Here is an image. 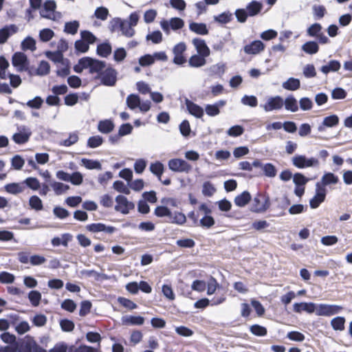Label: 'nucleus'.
I'll list each match as a JSON object with an SVG mask.
<instances>
[{"instance_id":"nucleus-1","label":"nucleus","mask_w":352,"mask_h":352,"mask_svg":"<svg viewBox=\"0 0 352 352\" xmlns=\"http://www.w3.org/2000/svg\"><path fill=\"white\" fill-rule=\"evenodd\" d=\"M270 206V200L268 195L258 192L254 197L251 205V211L256 213L265 212Z\"/></svg>"},{"instance_id":"nucleus-2","label":"nucleus","mask_w":352,"mask_h":352,"mask_svg":"<svg viewBox=\"0 0 352 352\" xmlns=\"http://www.w3.org/2000/svg\"><path fill=\"white\" fill-rule=\"evenodd\" d=\"M56 3L54 0H47L43 3L40 10V15L43 18L51 19L53 21L60 18V12H56Z\"/></svg>"},{"instance_id":"nucleus-3","label":"nucleus","mask_w":352,"mask_h":352,"mask_svg":"<svg viewBox=\"0 0 352 352\" xmlns=\"http://www.w3.org/2000/svg\"><path fill=\"white\" fill-rule=\"evenodd\" d=\"M292 164L298 168L318 167L320 162L316 157L308 158L303 155H296L292 159Z\"/></svg>"},{"instance_id":"nucleus-4","label":"nucleus","mask_w":352,"mask_h":352,"mask_svg":"<svg viewBox=\"0 0 352 352\" xmlns=\"http://www.w3.org/2000/svg\"><path fill=\"white\" fill-rule=\"evenodd\" d=\"M343 307L337 305L320 304L316 307V314L318 316H331L339 314Z\"/></svg>"},{"instance_id":"nucleus-5","label":"nucleus","mask_w":352,"mask_h":352,"mask_svg":"<svg viewBox=\"0 0 352 352\" xmlns=\"http://www.w3.org/2000/svg\"><path fill=\"white\" fill-rule=\"evenodd\" d=\"M32 135L31 129L25 125L17 126V132L13 134L12 140L17 144H23L28 142Z\"/></svg>"},{"instance_id":"nucleus-6","label":"nucleus","mask_w":352,"mask_h":352,"mask_svg":"<svg viewBox=\"0 0 352 352\" xmlns=\"http://www.w3.org/2000/svg\"><path fill=\"white\" fill-rule=\"evenodd\" d=\"M36 346L34 339L29 336L19 339L14 346L16 352H32L33 347Z\"/></svg>"},{"instance_id":"nucleus-7","label":"nucleus","mask_w":352,"mask_h":352,"mask_svg":"<svg viewBox=\"0 0 352 352\" xmlns=\"http://www.w3.org/2000/svg\"><path fill=\"white\" fill-rule=\"evenodd\" d=\"M12 64L18 72L27 71L29 61L27 56L23 52H15L12 57Z\"/></svg>"},{"instance_id":"nucleus-8","label":"nucleus","mask_w":352,"mask_h":352,"mask_svg":"<svg viewBox=\"0 0 352 352\" xmlns=\"http://www.w3.org/2000/svg\"><path fill=\"white\" fill-rule=\"evenodd\" d=\"M168 168L174 172L177 173H189L192 169V166L189 164L186 161L175 158L168 161Z\"/></svg>"},{"instance_id":"nucleus-9","label":"nucleus","mask_w":352,"mask_h":352,"mask_svg":"<svg viewBox=\"0 0 352 352\" xmlns=\"http://www.w3.org/2000/svg\"><path fill=\"white\" fill-rule=\"evenodd\" d=\"M261 107L266 112L280 110L283 107V98L280 96L269 97L266 102Z\"/></svg>"},{"instance_id":"nucleus-10","label":"nucleus","mask_w":352,"mask_h":352,"mask_svg":"<svg viewBox=\"0 0 352 352\" xmlns=\"http://www.w3.org/2000/svg\"><path fill=\"white\" fill-rule=\"evenodd\" d=\"M116 202L117 205L115 206V210L124 214H127L135 208L134 204L128 201L127 198L123 195H118L116 197Z\"/></svg>"},{"instance_id":"nucleus-11","label":"nucleus","mask_w":352,"mask_h":352,"mask_svg":"<svg viewBox=\"0 0 352 352\" xmlns=\"http://www.w3.org/2000/svg\"><path fill=\"white\" fill-rule=\"evenodd\" d=\"M160 25L164 32L169 34L170 28L173 30L182 29L184 25V21L178 17L171 18L170 21L163 20L160 22Z\"/></svg>"},{"instance_id":"nucleus-12","label":"nucleus","mask_w":352,"mask_h":352,"mask_svg":"<svg viewBox=\"0 0 352 352\" xmlns=\"http://www.w3.org/2000/svg\"><path fill=\"white\" fill-rule=\"evenodd\" d=\"M327 191L324 186L320 185V182L316 184V195L310 200L309 205L313 209L317 208L322 203L326 197Z\"/></svg>"},{"instance_id":"nucleus-13","label":"nucleus","mask_w":352,"mask_h":352,"mask_svg":"<svg viewBox=\"0 0 352 352\" xmlns=\"http://www.w3.org/2000/svg\"><path fill=\"white\" fill-rule=\"evenodd\" d=\"M186 50V45L184 43L182 42L176 45L173 49L174 58L173 60V63L177 65H182L186 63L187 60L184 56V52Z\"/></svg>"},{"instance_id":"nucleus-14","label":"nucleus","mask_w":352,"mask_h":352,"mask_svg":"<svg viewBox=\"0 0 352 352\" xmlns=\"http://www.w3.org/2000/svg\"><path fill=\"white\" fill-rule=\"evenodd\" d=\"M100 79L102 85L109 87L113 86L117 81V72L113 68H107L100 74Z\"/></svg>"},{"instance_id":"nucleus-15","label":"nucleus","mask_w":352,"mask_h":352,"mask_svg":"<svg viewBox=\"0 0 352 352\" xmlns=\"http://www.w3.org/2000/svg\"><path fill=\"white\" fill-rule=\"evenodd\" d=\"M253 166L255 168H260L263 175L267 177L273 178L277 174V169L272 163L263 164L259 160H255Z\"/></svg>"},{"instance_id":"nucleus-16","label":"nucleus","mask_w":352,"mask_h":352,"mask_svg":"<svg viewBox=\"0 0 352 352\" xmlns=\"http://www.w3.org/2000/svg\"><path fill=\"white\" fill-rule=\"evenodd\" d=\"M86 60H87L86 62H88L87 69H89L90 74H98L101 72L106 66L105 62L102 60L94 59L88 56L86 57Z\"/></svg>"},{"instance_id":"nucleus-17","label":"nucleus","mask_w":352,"mask_h":352,"mask_svg":"<svg viewBox=\"0 0 352 352\" xmlns=\"http://www.w3.org/2000/svg\"><path fill=\"white\" fill-rule=\"evenodd\" d=\"M192 43L194 45L198 55L203 56L206 58L209 56L210 50L204 40L199 38H195L192 39Z\"/></svg>"},{"instance_id":"nucleus-18","label":"nucleus","mask_w":352,"mask_h":352,"mask_svg":"<svg viewBox=\"0 0 352 352\" xmlns=\"http://www.w3.org/2000/svg\"><path fill=\"white\" fill-rule=\"evenodd\" d=\"M19 28L14 24L6 25L0 29V44L5 43L8 38L16 34Z\"/></svg>"},{"instance_id":"nucleus-19","label":"nucleus","mask_w":352,"mask_h":352,"mask_svg":"<svg viewBox=\"0 0 352 352\" xmlns=\"http://www.w3.org/2000/svg\"><path fill=\"white\" fill-rule=\"evenodd\" d=\"M339 123V118L336 115H331L324 118L322 122L318 126V132H324L327 127H333Z\"/></svg>"},{"instance_id":"nucleus-20","label":"nucleus","mask_w":352,"mask_h":352,"mask_svg":"<svg viewBox=\"0 0 352 352\" xmlns=\"http://www.w3.org/2000/svg\"><path fill=\"white\" fill-rule=\"evenodd\" d=\"M86 228L88 231L94 233L104 232L108 234H112L116 230L114 227L107 226L105 224L102 223L89 224L86 226Z\"/></svg>"},{"instance_id":"nucleus-21","label":"nucleus","mask_w":352,"mask_h":352,"mask_svg":"<svg viewBox=\"0 0 352 352\" xmlns=\"http://www.w3.org/2000/svg\"><path fill=\"white\" fill-rule=\"evenodd\" d=\"M185 104L188 111L192 116L196 117L197 118H201L204 116V109L199 105L195 104L187 98L185 100Z\"/></svg>"},{"instance_id":"nucleus-22","label":"nucleus","mask_w":352,"mask_h":352,"mask_svg":"<svg viewBox=\"0 0 352 352\" xmlns=\"http://www.w3.org/2000/svg\"><path fill=\"white\" fill-rule=\"evenodd\" d=\"M264 49V44L261 41H254L244 47V52L248 54H256Z\"/></svg>"},{"instance_id":"nucleus-23","label":"nucleus","mask_w":352,"mask_h":352,"mask_svg":"<svg viewBox=\"0 0 352 352\" xmlns=\"http://www.w3.org/2000/svg\"><path fill=\"white\" fill-rule=\"evenodd\" d=\"M283 105L285 109L291 112H296L299 109L298 101L293 95H289L283 100Z\"/></svg>"},{"instance_id":"nucleus-24","label":"nucleus","mask_w":352,"mask_h":352,"mask_svg":"<svg viewBox=\"0 0 352 352\" xmlns=\"http://www.w3.org/2000/svg\"><path fill=\"white\" fill-rule=\"evenodd\" d=\"M206 71L210 76H217L221 77L225 73L226 65L222 63H219L211 65L210 67L207 68Z\"/></svg>"},{"instance_id":"nucleus-25","label":"nucleus","mask_w":352,"mask_h":352,"mask_svg":"<svg viewBox=\"0 0 352 352\" xmlns=\"http://www.w3.org/2000/svg\"><path fill=\"white\" fill-rule=\"evenodd\" d=\"M316 307L312 302H300L294 305V311L297 313H300L302 311H305L308 313H316Z\"/></svg>"},{"instance_id":"nucleus-26","label":"nucleus","mask_w":352,"mask_h":352,"mask_svg":"<svg viewBox=\"0 0 352 352\" xmlns=\"http://www.w3.org/2000/svg\"><path fill=\"white\" fill-rule=\"evenodd\" d=\"M189 30L199 35H206L208 34L207 25L204 23L191 22L189 24Z\"/></svg>"},{"instance_id":"nucleus-27","label":"nucleus","mask_w":352,"mask_h":352,"mask_svg":"<svg viewBox=\"0 0 352 352\" xmlns=\"http://www.w3.org/2000/svg\"><path fill=\"white\" fill-rule=\"evenodd\" d=\"M122 322L125 325H142L144 318L142 316H124L122 318Z\"/></svg>"},{"instance_id":"nucleus-28","label":"nucleus","mask_w":352,"mask_h":352,"mask_svg":"<svg viewBox=\"0 0 352 352\" xmlns=\"http://www.w3.org/2000/svg\"><path fill=\"white\" fill-rule=\"evenodd\" d=\"M341 67L340 63L336 60H330L327 65H322L320 67V71L324 74H327L329 72H338Z\"/></svg>"},{"instance_id":"nucleus-29","label":"nucleus","mask_w":352,"mask_h":352,"mask_svg":"<svg viewBox=\"0 0 352 352\" xmlns=\"http://www.w3.org/2000/svg\"><path fill=\"white\" fill-rule=\"evenodd\" d=\"M263 5L261 3L252 1L246 6V11L249 16H254L257 15L262 10Z\"/></svg>"},{"instance_id":"nucleus-30","label":"nucleus","mask_w":352,"mask_h":352,"mask_svg":"<svg viewBox=\"0 0 352 352\" xmlns=\"http://www.w3.org/2000/svg\"><path fill=\"white\" fill-rule=\"evenodd\" d=\"M252 197L249 192L243 191L241 194L234 198V204L239 207H244L251 200Z\"/></svg>"},{"instance_id":"nucleus-31","label":"nucleus","mask_w":352,"mask_h":352,"mask_svg":"<svg viewBox=\"0 0 352 352\" xmlns=\"http://www.w3.org/2000/svg\"><path fill=\"white\" fill-rule=\"evenodd\" d=\"M206 64V57L194 54L188 60V65L191 67H201Z\"/></svg>"},{"instance_id":"nucleus-32","label":"nucleus","mask_w":352,"mask_h":352,"mask_svg":"<svg viewBox=\"0 0 352 352\" xmlns=\"http://www.w3.org/2000/svg\"><path fill=\"white\" fill-rule=\"evenodd\" d=\"M114 129V124L110 120H100L98 124V131L104 134L109 133Z\"/></svg>"},{"instance_id":"nucleus-33","label":"nucleus","mask_w":352,"mask_h":352,"mask_svg":"<svg viewBox=\"0 0 352 352\" xmlns=\"http://www.w3.org/2000/svg\"><path fill=\"white\" fill-rule=\"evenodd\" d=\"M282 87L286 90L296 91L300 88V82L299 79L291 77L283 82Z\"/></svg>"},{"instance_id":"nucleus-34","label":"nucleus","mask_w":352,"mask_h":352,"mask_svg":"<svg viewBox=\"0 0 352 352\" xmlns=\"http://www.w3.org/2000/svg\"><path fill=\"white\" fill-rule=\"evenodd\" d=\"M302 50L307 54H315L319 50V45L316 41H307L302 47Z\"/></svg>"},{"instance_id":"nucleus-35","label":"nucleus","mask_w":352,"mask_h":352,"mask_svg":"<svg viewBox=\"0 0 352 352\" xmlns=\"http://www.w3.org/2000/svg\"><path fill=\"white\" fill-rule=\"evenodd\" d=\"M112 51L111 45L108 42H104L99 44L97 46L96 52L97 54L101 57H107L111 54Z\"/></svg>"},{"instance_id":"nucleus-36","label":"nucleus","mask_w":352,"mask_h":352,"mask_svg":"<svg viewBox=\"0 0 352 352\" xmlns=\"http://www.w3.org/2000/svg\"><path fill=\"white\" fill-rule=\"evenodd\" d=\"M18 102L23 106L26 105L33 109H39L43 104L44 100L41 96H35L33 99L28 100L26 103Z\"/></svg>"},{"instance_id":"nucleus-37","label":"nucleus","mask_w":352,"mask_h":352,"mask_svg":"<svg viewBox=\"0 0 352 352\" xmlns=\"http://www.w3.org/2000/svg\"><path fill=\"white\" fill-rule=\"evenodd\" d=\"M338 180V176L333 173H327L322 177L320 185L324 188L326 186L337 184Z\"/></svg>"},{"instance_id":"nucleus-38","label":"nucleus","mask_w":352,"mask_h":352,"mask_svg":"<svg viewBox=\"0 0 352 352\" xmlns=\"http://www.w3.org/2000/svg\"><path fill=\"white\" fill-rule=\"evenodd\" d=\"M150 171L156 175L159 180L161 181L162 175L164 172V165L160 162L151 163L149 167Z\"/></svg>"},{"instance_id":"nucleus-39","label":"nucleus","mask_w":352,"mask_h":352,"mask_svg":"<svg viewBox=\"0 0 352 352\" xmlns=\"http://www.w3.org/2000/svg\"><path fill=\"white\" fill-rule=\"evenodd\" d=\"M50 186L56 195H60L69 189V186L58 182H52Z\"/></svg>"},{"instance_id":"nucleus-40","label":"nucleus","mask_w":352,"mask_h":352,"mask_svg":"<svg viewBox=\"0 0 352 352\" xmlns=\"http://www.w3.org/2000/svg\"><path fill=\"white\" fill-rule=\"evenodd\" d=\"M232 19V14L229 11L224 12L217 16H214V21L221 24H226L230 22Z\"/></svg>"},{"instance_id":"nucleus-41","label":"nucleus","mask_w":352,"mask_h":352,"mask_svg":"<svg viewBox=\"0 0 352 352\" xmlns=\"http://www.w3.org/2000/svg\"><path fill=\"white\" fill-rule=\"evenodd\" d=\"M127 107L131 109H135L140 104V98L136 94H130L126 100Z\"/></svg>"},{"instance_id":"nucleus-42","label":"nucleus","mask_w":352,"mask_h":352,"mask_svg":"<svg viewBox=\"0 0 352 352\" xmlns=\"http://www.w3.org/2000/svg\"><path fill=\"white\" fill-rule=\"evenodd\" d=\"M79 25L78 21L67 22L65 24L64 31L67 34L74 35L77 33Z\"/></svg>"},{"instance_id":"nucleus-43","label":"nucleus","mask_w":352,"mask_h":352,"mask_svg":"<svg viewBox=\"0 0 352 352\" xmlns=\"http://www.w3.org/2000/svg\"><path fill=\"white\" fill-rule=\"evenodd\" d=\"M45 55L49 59H50L53 62L63 64L64 58L63 53L57 50L55 52L48 51L45 52Z\"/></svg>"},{"instance_id":"nucleus-44","label":"nucleus","mask_w":352,"mask_h":352,"mask_svg":"<svg viewBox=\"0 0 352 352\" xmlns=\"http://www.w3.org/2000/svg\"><path fill=\"white\" fill-rule=\"evenodd\" d=\"M345 318L338 316L334 318L331 321L332 328L336 331H342L344 329Z\"/></svg>"},{"instance_id":"nucleus-45","label":"nucleus","mask_w":352,"mask_h":352,"mask_svg":"<svg viewBox=\"0 0 352 352\" xmlns=\"http://www.w3.org/2000/svg\"><path fill=\"white\" fill-rule=\"evenodd\" d=\"M21 48H22L23 50H30L32 52L36 50V41H35V40L32 37H31V36L26 37L21 42Z\"/></svg>"},{"instance_id":"nucleus-46","label":"nucleus","mask_w":352,"mask_h":352,"mask_svg":"<svg viewBox=\"0 0 352 352\" xmlns=\"http://www.w3.org/2000/svg\"><path fill=\"white\" fill-rule=\"evenodd\" d=\"M29 205L32 209L36 211L41 210L43 208L41 199L36 195L30 197L29 199Z\"/></svg>"},{"instance_id":"nucleus-47","label":"nucleus","mask_w":352,"mask_h":352,"mask_svg":"<svg viewBox=\"0 0 352 352\" xmlns=\"http://www.w3.org/2000/svg\"><path fill=\"white\" fill-rule=\"evenodd\" d=\"M186 221V217L184 214L182 212H175L174 214L171 213V217H169L168 221L179 225L184 224Z\"/></svg>"},{"instance_id":"nucleus-48","label":"nucleus","mask_w":352,"mask_h":352,"mask_svg":"<svg viewBox=\"0 0 352 352\" xmlns=\"http://www.w3.org/2000/svg\"><path fill=\"white\" fill-rule=\"evenodd\" d=\"M68 352H99L96 349L86 345H81L76 347L74 345L68 347Z\"/></svg>"},{"instance_id":"nucleus-49","label":"nucleus","mask_w":352,"mask_h":352,"mask_svg":"<svg viewBox=\"0 0 352 352\" xmlns=\"http://www.w3.org/2000/svg\"><path fill=\"white\" fill-rule=\"evenodd\" d=\"M82 165L87 169H97L101 170L102 166L101 164L96 160H88V159H82Z\"/></svg>"},{"instance_id":"nucleus-50","label":"nucleus","mask_w":352,"mask_h":352,"mask_svg":"<svg viewBox=\"0 0 352 352\" xmlns=\"http://www.w3.org/2000/svg\"><path fill=\"white\" fill-rule=\"evenodd\" d=\"M28 298L32 306L37 307L41 299V294L36 290L30 291L28 294Z\"/></svg>"},{"instance_id":"nucleus-51","label":"nucleus","mask_w":352,"mask_h":352,"mask_svg":"<svg viewBox=\"0 0 352 352\" xmlns=\"http://www.w3.org/2000/svg\"><path fill=\"white\" fill-rule=\"evenodd\" d=\"M250 331L256 336H265L267 333V329L259 324H253L250 326Z\"/></svg>"},{"instance_id":"nucleus-52","label":"nucleus","mask_w":352,"mask_h":352,"mask_svg":"<svg viewBox=\"0 0 352 352\" xmlns=\"http://www.w3.org/2000/svg\"><path fill=\"white\" fill-rule=\"evenodd\" d=\"M123 25L120 30L122 34L129 38L132 37L135 34V30L128 24L127 20H124Z\"/></svg>"},{"instance_id":"nucleus-53","label":"nucleus","mask_w":352,"mask_h":352,"mask_svg":"<svg viewBox=\"0 0 352 352\" xmlns=\"http://www.w3.org/2000/svg\"><path fill=\"white\" fill-rule=\"evenodd\" d=\"M309 180V178L300 173H296L293 176V182L296 186H304Z\"/></svg>"},{"instance_id":"nucleus-54","label":"nucleus","mask_w":352,"mask_h":352,"mask_svg":"<svg viewBox=\"0 0 352 352\" xmlns=\"http://www.w3.org/2000/svg\"><path fill=\"white\" fill-rule=\"evenodd\" d=\"M216 192V188L210 182H205L203 184L202 194L206 197H212Z\"/></svg>"},{"instance_id":"nucleus-55","label":"nucleus","mask_w":352,"mask_h":352,"mask_svg":"<svg viewBox=\"0 0 352 352\" xmlns=\"http://www.w3.org/2000/svg\"><path fill=\"white\" fill-rule=\"evenodd\" d=\"M6 190L13 195H16L18 193L22 192L23 191L24 187L21 186L19 184L12 183L7 184L5 186Z\"/></svg>"},{"instance_id":"nucleus-56","label":"nucleus","mask_w":352,"mask_h":352,"mask_svg":"<svg viewBox=\"0 0 352 352\" xmlns=\"http://www.w3.org/2000/svg\"><path fill=\"white\" fill-rule=\"evenodd\" d=\"M103 142V138L100 135L90 137L87 140V146L89 148H97Z\"/></svg>"},{"instance_id":"nucleus-57","label":"nucleus","mask_w":352,"mask_h":352,"mask_svg":"<svg viewBox=\"0 0 352 352\" xmlns=\"http://www.w3.org/2000/svg\"><path fill=\"white\" fill-rule=\"evenodd\" d=\"M241 102L244 105L250 106L251 107H255L258 104V100L254 96H248L245 95L241 98Z\"/></svg>"},{"instance_id":"nucleus-58","label":"nucleus","mask_w":352,"mask_h":352,"mask_svg":"<svg viewBox=\"0 0 352 352\" xmlns=\"http://www.w3.org/2000/svg\"><path fill=\"white\" fill-rule=\"evenodd\" d=\"M299 106L302 111H309L313 107V102L309 98L303 97L299 100Z\"/></svg>"},{"instance_id":"nucleus-59","label":"nucleus","mask_w":352,"mask_h":352,"mask_svg":"<svg viewBox=\"0 0 352 352\" xmlns=\"http://www.w3.org/2000/svg\"><path fill=\"white\" fill-rule=\"evenodd\" d=\"M50 68L49 63L45 60H42L36 69V74L39 76L47 75L50 72Z\"/></svg>"},{"instance_id":"nucleus-60","label":"nucleus","mask_w":352,"mask_h":352,"mask_svg":"<svg viewBox=\"0 0 352 352\" xmlns=\"http://www.w3.org/2000/svg\"><path fill=\"white\" fill-rule=\"evenodd\" d=\"M123 21L120 18H114L109 22V28L111 32H114L118 30H120L123 26Z\"/></svg>"},{"instance_id":"nucleus-61","label":"nucleus","mask_w":352,"mask_h":352,"mask_svg":"<svg viewBox=\"0 0 352 352\" xmlns=\"http://www.w3.org/2000/svg\"><path fill=\"white\" fill-rule=\"evenodd\" d=\"M81 39H82L85 42L89 44L94 43L96 37L89 31L83 30L80 32Z\"/></svg>"},{"instance_id":"nucleus-62","label":"nucleus","mask_w":352,"mask_h":352,"mask_svg":"<svg viewBox=\"0 0 352 352\" xmlns=\"http://www.w3.org/2000/svg\"><path fill=\"white\" fill-rule=\"evenodd\" d=\"M303 75L307 78H311L316 76V71L314 65L307 64L303 68Z\"/></svg>"},{"instance_id":"nucleus-63","label":"nucleus","mask_w":352,"mask_h":352,"mask_svg":"<svg viewBox=\"0 0 352 352\" xmlns=\"http://www.w3.org/2000/svg\"><path fill=\"white\" fill-rule=\"evenodd\" d=\"M54 35V32L49 28L42 30L39 33L40 39L43 42L49 41Z\"/></svg>"},{"instance_id":"nucleus-64","label":"nucleus","mask_w":352,"mask_h":352,"mask_svg":"<svg viewBox=\"0 0 352 352\" xmlns=\"http://www.w3.org/2000/svg\"><path fill=\"white\" fill-rule=\"evenodd\" d=\"M69 346L63 342L56 343L48 352H68Z\"/></svg>"}]
</instances>
